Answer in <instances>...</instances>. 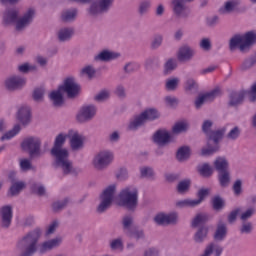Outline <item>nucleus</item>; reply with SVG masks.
Segmentation results:
<instances>
[{"label": "nucleus", "mask_w": 256, "mask_h": 256, "mask_svg": "<svg viewBox=\"0 0 256 256\" xmlns=\"http://www.w3.org/2000/svg\"><path fill=\"white\" fill-rule=\"evenodd\" d=\"M195 48L189 46V44H183L178 50V60L183 63L191 61L195 57Z\"/></svg>", "instance_id": "18"}, {"label": "nucleus", "mask_w": 256, "mask_h": 256, "mask_svg": "<svg viewBox=\"0 0 256 256\" xmlns=\"http://www.w3.org/2000/svg\"><path fill=\"white\" fill-rule=\"evenodd\" d=\"M95 115H97V107L95 105H84L76 115V120L78 123H89V121H93Z\"/></svg>", "instance_id": "11"}, {"label": "nucleus", "mask_w": 256, "mask_h": 256, "mask_svg": "<svg viewBox=\"0 0 256 256\" xmlns=\"http://www.w3.org/2000/svg\"><path fill=\"white\" fill-rule=\"evenodd\" d=\"M240 233L242 235L243 234L249 235L253 233V223L248 221H243L240 227Z\"/></svg>", "instance_id": "59"}, {"label": "nucleus", "mask_w": 256, "mask_h": 256, "mask_svg": "<svg viewBox=\"0 0 256 256\" xmlns=\"http://www.w3.org/2000/svg\"><path fill=\"white\" fill-rule=\"evenodd\" d=\"M198 173L202 177H211V175H213V168L209 163H204L201 166H198Z\"/></svg>", "instance_id": "48"}, {"label": "nucleus", "mask_w": 256, "mask_h": 256, "mask_svg": "<svg viewBox=\"0 0 256 256\" xmlns=\"http://www.w3.org/2000/svg\"><path fill=\"white\" fill-rule=\"evenodd\" d=\"M239 213H241L240 208H236V209L232 210L227 217L228 223H230V224L235 223V221H237V217H238Z\"/></svg>", "instance_id": "63"}, {"label": "nucleus", "mask_w": 256, "mask_h": 256, "mask_svg": "<svg viewBox=\"0 0 256 256\" xmlns=\"http://www.w3.org/2000/svg\"><path fill=\"white\" fill-rule=\"evenodd\" d=\"M253 215H255V208H249L240 215V219L241 221H247L251 219Z\"/></svg>", "instance_id": "64"}, {"label": "nucleus", "mask_w": 256, "mask_h": 256, "mask_svg": "<svg viewBox=\"0 0 256 256\" xmlns=\"http://www.w3.org/2000/svg\"><path fill=\"white\" fill-rule=\"evenodd\" d=\"M19 167L20 171L27 173V171H31V169H33V164L31 163V160L22 158L19 160Z\"/></svg>", "instance_id": "55"}, {"label": "nucleus", "mask_w": 256, "mask_h": 256, "mask_svg": "<svg viewBox=\"0 0 256 256\" xmlns=\"http://www.w3.org/2000/svg\"><path fill=\"white\" fill-rule=\"evenodd\" d=\"M154 221L157 225H177L179 222V213L171 212L165 214L161 212L154 217Z\"/></svg>", "instance_id": "15"}, {"label": "nucleus", "mask_w": 256, "mask_h": 256, "mask_svg": "<svg viewBox=\"0 0 256 256\" xmlns=\"http://www.w3.org/2000/svg\"><path fill=\"white\" fill-rule=\"evenodd\" d=\"M79 15V9L72 7L62 10L60 14V21L62 23H75L77 16Z\"/></svg>", "instance_id": "19"}, {"label": "nucleus", "mask_w": 256, "mask_h": 256, "mask_svg": "<svg viewBox=\"0 0 256 256\" xmlns=\"http://www.w3.org/2000/svg\"><path fill=\"white\" fill-rule=\"evenodd\" d=\"M128 237L135 239V241H141L145 239V231L143 229L134 228L126 234Z\"/></svg>", "instance_id": "44"}, {"label": "nucleus", "mask_w": 256, "mask_h": 256, "mask_svg": "<svg viewBox=\"0 0 256 256\" xmlns=\"http://www.w3.org/2000/svg\"><path fill=\"white\" fill-rule=\"evenodd\" d=\"M205 197H207V193H200L197 199H185L180 200L176 203L177 207H197L201 205L205 201Z\"/></svg>", "instance_id": "21"}, {"label": "nucleus", "mask_w": 256, "mask_h": 256, "mask_svg": "<svg viewBox=\"0 0 256 256\" xmlns=\"http://www.w3.org/2000/svg\"><path fill=\"white\" fill-rule=\"evenodd\" d=\"M32 99L36 103H42L43 99H45V88L43 87L35 88L32 94Z\"/></svg>", "instance_id": "50"}, {"label": "nucleus", "mask_w": 256, "mask_h": 256, "mask_svg": "<svg viewBox=\"0 0 256 256\" xmlns=\"http://www.w3.org/2000/svg\"><path fill=\"white\" fill-rule=\"evenodd\" d=\"M209 221V216L206 213H198L191 222V227L193 229L197 228L199 225H205Z\"/></svg>", "instance_id": "37"}, {"label": "nucleus", "mask_w": 256, "mask_h": 256, "mask_svg": "<svg viewBox=\"0 0 256 256\" xmlns=\"http://www.w3.org/2000/svg\"><path fill=\"white\" fill-rule=\"evenodd\" d=\"M53 167L60 169L63 175H71L77 177L79 175V169L73 166V161L69 159V152L54 156Z\"/></svg>", "instance_id": "6"}, {"label": "nucleus", "mask_w": 256, "mask_h": 256, "mask_svg": "<svg viewBox=\"0 0 256 256\" xmlns=\"http://www.w3.org/2000/svg\"><path fill=\"white\" fill-rule=\"evenodd\" d=\"M199 89V84L193 78H188L185 83V90L190 93H195Z\"/></svg>", "instance_id": "57"}, {"label": "nucleus", "mask_w": 256, "mask_h": 256, "mask_svg": "<svg viewBox=\"0 0 256 256\" xmlns=\"http://www.w3.org/2000/svg\"><path fill=\"white\" fill-rule=\"evenodd\" d=\"M17 119L21 125L27 127L31 123V108L27 106L21 107L17 112Z\"/></svg>", "instance_id": "23"}, {"label": "nucleus", "mask_w": 256, "mask_h": 256, "mask_svg": "<svg viewBox=\"0 0 256 256\" xmlns=\"http://www.w3.org/2000/svg\"><path fill=\"white\" fill-rule=\"evenodd\" d=\"M218 181L220 187L227 188L231 184V172L229 170L218 172Z\"/></svg>", "instance_id": "35"}, {"label": "nucleus", "mask_w": 256, "mask_h": 256, "mask_svg": "<svg viewBox=\"0 0 256 256\" xmlns=\"http://www.w3.org/2000/svg\"><path fill=\"white\" fill-rule=\"evenodd\" d=\"M151 5H153V2L151 0H141L138 3L137 13L140 17H145L147 13L151 10Z\"/></svg>", "instance_id": "36"}, {"label": "nucleus", "mask_w": 256, "mask_h": 256, "mask_svg": "<svg viewBox=\"0 0 256 256\" xmlns=\"http://www.w3.org/2000/svg\"><path fill=\"white\" fill-rule=\"evenodd\" d=\"M188 129H189V124L187 122H177L172 127V133L174 135H181V133H186Z\"/></svg>", "instance_id": "42"}, {"label": "nucleus", "mask_w": 256, "mask_h": 256, "mask_svg": "<svg viewBox=\"0 0 256 256\" xmlns=\"http://www.w3.org/2000/svg\"><path fill=\"white\" fill-rule=\"evenodd\" d=\"M27 85V79L19 76L12 75L5 79L4 87L7 91H21Z\"/></svg>", "instance_id": "12"}, {"label": "nucleus", "mask_w": 256, "mask_h": 256, "mask_svg": "<svg viewBox=\"0 0 256 256\" xmlns=\"http://www.w3.org/2000/svg\"><path fill=\"white\" fill-rule=\"evenodd\" d=\"M13 223V206L4 205L0 208V227L9 229Z\"/></svg>", "instance_id": "14"}, {"label": "nucleus", "mask_w": 256, "mask_h": 256, "mask_svg": "<svg viewBox=\"0 0 256 256\" xmlns=\"http://www.w3.org/2000/svg\"><path fill=\"white\" fill-rule=\"evenodd\" d=\"M119 57H121V54L119 53L103 50L94 57V60L107 63V61H113L115 59H119Z\"/></svg>", "instance_id": "27"}, {"label": "nucleus", "mask_w": 256, "mask_h": 256, "mask_svg": "<svg viewBox=\"0 0 256 256\" xmlns=\"http://www.w3.org/2000/svg\"><path fill=\"white\" fill-rule=\"evenodd\" d=\"M239 137H241V128L239 126L233 127L226 135L228 141H237Z\"/></svg>", "instance_id": "51"}, {"label": "nucleus", "mask_w": 256, "mask_h": 256, "mask_svg": "<svg viewBox=\"0 0 256 256\" xmlns=\"http://www.w3.org/2000/svg\"><path fill=\"white\" fill-rule=\"evenodd\" d=\"M225 237H227V224H225L223 221H220L214 233V241H225Z\"/></svg>", "instance_id": "30"}, {"label": "nucleus", "mask_w": 256, "mask_h": 256, "mask_svg": "<svg viewBox=\"0 0 256 256\" xmlns=\"http://www.w3.org/2000/svg\"><path fill=\"white\" fill-rule=\"evenodd\" d=\"M122 229L125 235H128L130 231L135 229L133 228V217L125 216L122 219Z\"/></svg>", "instance_id": "41"}, {"label": "nucleus", "mask_w": 256, "mask_h": 256, "mask_svg": "<svg viewBox=\"0 0 256 256\" xmlns=\"http://www.w3.org/2000/svg\"><path fill=\"white\" fill-rule=\"evenodd\" d=\"M71 203V198L66 197L62 200H56L51 204L52 213H61V211L67 209V205Z\"/></svg>", "instance_id": "31"}, {"label": "nucleus", "mask_w": 256, "mask_h": 256, "mask_svg": "<svg viewBox=\"0 0 256 256\" xmlns=\"http://www.w3.org/2000/svg\"><path fill=\"white\" fill-rule=\"evenodd\" d=\"M62 89V92L66 93L68 99H75L79 92L81 91V85L75 81V77L70 76L67 77L63 85L59 86Z\"/></svg>", "instance_id": "10"}, {"label": "nucleus", "mask_w": 256, "mask_h": 256, "mask_svg": "<svg viewBox=\"0 0 256 256\" xmlns=\"http://www.w3.org/2000/svg\"><path fill=\"white\" fill-rule=\"evenodd\" d=\"M119 207H125L128 211H135L139 205V196L137 193H120L115 196V193H101L99 195V204L96 207V213L99 215L106 213L108 209H111L113 201H115Z\"/></svg>", "instance_id": "2"}, {"label": "nucleus", "mask_w": 256, "mask_h": 256, "mask_svg": "<svg viewBox=\"0 0 256 256\" xmlns=\"http://www.w3.org/2000/svg\"><path fill=\"white\" fill-rule=\"evenodd\" d=\"M219 93L218 89H214L211 92L206 94L199 95L194 101V105L196 109H201L203 105H205L206 101H213L217 94Z\"/></svg>", "instance_id": "22"}, {"label": "nucleus", "mask_w": 256, "mask_h": 256, "mask_svg": "<svg viewBox=\"0 0 256 256\" xmlns=\"http://www.w3.org/2000/svg\"><path fill=\"white\" fill-rule=\"evenodd\" d=\"M140 175L146 179H155V170L152 167L144 166L140 168Z\"/></svg>", "instance_id": "52"}, {"label": "nucleus", "mask_w": 256, "mask_h": 256, "mask_svg": "<svg viewBox=\"0 0 256 256\" xmlns=\"http://www.w3.org/2000/svg\"><path fill=\"white\" fill-rule=\"evenodd\" d=\"M213 125H215L213 120L211 119L204 120L201 126L202 133L205 135L207 141H212L213 143H217L218 141H223V137H225L227 128L222 127V128L213 130Z\"/></svg>", "instance_id": "7"}, {"label": "nucleus", "mask_w": 256, "mask_h": 256, "mask_svg": "<svg viewBox=\"0 0 256 256\" xmlns=\"http://www.w3.org/2000/svg\"><path fill=\"white\" fill-rule=\"evenodd\" d=\"M219 143H221V141L213 142V144H211V140H207V147L202 148L201 156L210 157V155H214V153H217V151L221 149V146L219 145Z\"/></svg>", "instance_id": "29"}, {"label": "nucleus", "mask_w": 256, "mask_h": 256, "mask_svg": "<svg viewBox=\"0 0 256 256\" xmlns=\"http://www.w3.org/2000/svg\"><path fill=\"white\" fill-rule=\"evenodd\" d=\"M111 163H113V153L109 150L98 152L93 159V165L98 171L107 169Z\"/></svg>", "instance_id": "9"}, {"label": "nucleus", "mask_w": 256, "mask_h": 256, "mask_svg": "<svg viewBox=\"0 0 256 256\" xmlns=\"http://www.w3.org/2000/svg\"><path fill=\"white\" fill-rule=\"evenodd\" d=\"M179 83H180V80L178 77L167 79L165 83L166 91H177V87H179Z\"/></svg>", "instance_id": "47"}, {"label": "nucleus", "mask_w": 256, "mask_h": 256, "mask_svg": "<svg viewBox=\"0 0 256 256\" xmlns=\"http://www.w3.org/2000/svg\"><path fill=\"white\" fill-rule=\"evenodd\" d=\"M253 43V34H249L246 32L244 35H235L230 39L229 49L230 51H235L238 47L241 53H247L251 48V44Z\"/></svg>", "instance_id": "8"}, {"label": "nucleus", "mask_w": 256, "mask_h": 256, "mask_svg": "<svg viewBox=\"0 0 256 256\" xmlns=\"http://www.w3.org/2000/svg\"><path fill=\"white\" fill-rule=\"evenodd\" d=\"M177 69V60L170 58L164 64V75H171L172 71Z\"/></svg>", "instance_id": "49"}, {"label": "nucleus", "mask_w": 256, "mask_h": 256, "mask_svg": "<svg viewBox=\"0 0 256 256\" xmlns=\"http://www.w3.org/2000/svg\"><path fill=\"white\" fill-rule=\"evenodd\" d=\"M190 153L191 149L188 146L180 147L176 153L177 161H179L180 163H182L183 161H187V159H189L190 157Z\"/></svg>", "instance_id": "38"}, {"label": "nucleus", "mask_w": 256, "mask_h": 256, "mask_svg": "<svg viewBox=\"0 0 256 256\" xmlns=\"http://www.w3.org/2000/svg\"><path fill=\"white\" fill-rule=\"evenodd\" d=\"M245 101V91H232L228 96V107H239Z\"/></svg>", "instance_id": "20"}, {"label": "nucleus", "mask_w": 256, "mask_h": 256, "mask_svg": "<svg viewBox=\"0 0 256 256\" xmlns=\"http://www.w3.org/2000/svg\"><path fill=\"white\" fill-rule=\"evenodd\" d=\"M116 179L118 181H127V179H129V171L127 170V168H120L116 172Z\"/></svg>", "instance_id": "60"}, {"label": "nucleus", "mask_w": 256, "mask_h": 256, "mask_svg": "<svg viewBox=\"0 0 256 256\" xmlns=\"http://www.w3.org/2000/svg\"><path fill=\"white\" fill-rule=\"evenodd\" d=\"M222 253L223 247H221L219 244L215 242H212L206 246L201 256H221Z\"/></svg>", "instance_id": "28"}, {"label": "nucleus", "mask_w": 256, "mask_h": 256, "mask_svg": "<svg viewBox=\"0 0 256 256\" xmlns=\"http://www.w3.org/2000/svg\"><path fill=\"white\" fill-rule=\"evenodd\" d=\"M63 90L59 86L57 90H53L49 94V99L52 102L54 107H63V103H65V98L63 97Z\"/></svg>", "instance_id": "25"}, {"label": "nucleus", "mask_w": 256, "mask_h": 256, "mask_svg": "<svg viewBox=\"0 0 256 256\" xmlns=\"http://www.w3.org/2000/svg\"><path fill=\"white\" fill-rule=\"evenodd\" d=\"M161 45H163V35L162 34H155L150 47L153 51L159 49V47H161Z\"/></svg>", "instance_id": "56"}, {"label": "nucleus", "mask_w": 256, "mask_h": 256, "mask_svg": "<svg viewBox=\"0 0 256 256\" xmlns=\"http://www.w3.org/2000/svg\"><path fill=\"white\" fill-rule=\"evenodd\" d=\"M161 117V114H159V111L155 108H149L141 112L140 114L134 116L132 119H130L127 130L128 131H139L141 127L145 126V123L147 121H155Z\"/></svg>", "instance_id": "4"}, {"label": "nucleus", "mask_w": 256, "mask_h": 256, "mask_svg": "<svg viewBox=\"0 0 256 256\" xmlns=\"http://www.w3.org/2000/svg\"><path fill=\"white\" fill-rule=\"evenodd\" d=\"M85 137L79 134L78 132H74L70 137V147L72 151H81L84 147Z\"/></svg>", "instance_id": "24"}, {"label": "nucleus", "mask_w": 256, "mask_h": 256, "mask_svg": "<svg viewBox=\"0 0 256 256\" xmlns=\"http://www.w3.org/2000/svg\"><path fill=\"white\" fill-rule=\"evenodd\" d=\"M109 247L111 251H123V249H125V245L123 244V238L118 237L111 240L109 243Z\"/></svg>", "instance_id": "43"}, {"label": "nucleus", "mask_w": 256, "mask_h": 256, "mask_svg": "<svg viewBox=\"0 0 256 256\" xmlns=\"http://www.w3.org/2000/svg\"><path fill=\"white\" fill-rule=\"evenodd\" d=\"M94 99H95L98 103H103V101H107V99H109V91H106V90L100 91V92L94 97Z\"/></svg>", "instance_id": "62"}, {"label": "nucleus", "mask_w": 256, "mask_h": 256, "mask_svg": "<svg viewBox=\"0 0 256 256\" xmlns=\"http://www.w3.org/2000/svg\"><path fill=\"white\" fill-rule=\"evenodd\" d=\"M65 141H67V135L65 134H58L54 141V146L52 147L50 153L52 157H55L57 155H63L65 153H69V151L65 148H63V145H65Z\"/></svg>", "instance_id": "17"}, {"label": "nucleus", "mask_w": 256, "mask_h": 256, "mask_svg": "<svg viewBox=\"0 0 256 256\" xmlns=\"http://www.w3.org/2000/svg\"><path fill=\"white\" fill-rule=\"evenodd\" d=\"M144 67L146 71H155V69L159 68V58L157 57H149L144 62Z\"/></svg>", "instance_id": "40"}, {"label": "nucleus", "mask_w": 256, "mask_h": 256, "mask_svg": "<svg viewBox=\"0 0 256 256\" xmlns=\"http://www.w3.org/2000/svg\"><path fill=\"white\" fill-rule=\"evenodd\" d=\"M153 143L158 147H165L171 143V133L167 129H159L153 134Z\"/></svg>", "instance_id": "16"}, {"label": "nucleus", "mask_w": 256, "mask_h": 256, "mask_svg": "<svg viewBox=\"0 0 256 256\" xmlns=\"http://www.w3.org/2000/svg\"><path fill=\"white\" fill-rule=\"evenodd\" d=\"M42 141L38 136H28L21 142L22 151H26L30 159H41L47 153L41 148Z\"/></svg>", "instance_id": "5"}, {"label": "nucleus", "mask_w": 256, "mask_h": 256, "mask_svg": "<svg viewBox=\"0 0 256 256\" xmlns=\"http://www.w3.org/2000/svg\"><path fill=\"white\" fill-rule=\"evenodd\" d=\"M20 132H21V125L16 124L11 130L4 133L0 137V141H2V142L3 141H9V140L13 139V137H15L16 135H19Z\"/></svg>", "instance_id": "39"}, {"label": "nucleus", "mask_w": 256, "mask_h": 256, "mask_svg": "<svg viewBox=\"0 0 256 256\" xmlns=\"http://www.w3.org/2000/svg\"><path fill=\"white\" fill-rule=\"evenodd\" d=\"M33 19H35V9L33 8H29L20 17L19 9L15 7L7 8L2 13L3 27H11V25H15L14 29L17 33H23V31L33 23Z\"/></svg>", "instance_id": "3"}, {"label": "nucleus", "mask_w": 256, "mask_h": 256, "mask_svg": "<svg viewBox=\"0 0 256 256\" xmlns=\"http://www.w3.org/2000/svg\"><path fill=\"white\" fill-rule=\"evenodd\" d=\"M212 207L214 211H223V209H225V200L219 195L214 196L212 199Z\"/></svg>", "instance_id": "46"}, {"label": "nucleus", "mask_w": 256, "mask_h": 256, "mask_svg": "<svg viewBox=\"0 0 256 256\" xmlns=\"http://www.w3.org/2000/svg\"><path fill=\"white\" fill-rule=\"evenodd\" d=\"M176 189H177L178 193H187V191H189V189H191V179L185 178V179L181 180L177 184Z\"/></svg>", "instance_id": "45"}, {"label": "nucleus", "mask_w": 256, "mask_h": 256, "mask_svg": "<svg viewBox=\"0 0 256 256\" xmlns=\"http://www.w3.org/2000/svg\"><path fill=\"white\" fill-rule=\"evenodd\" d=\"M43 235V230L36 227L20 237L16 242V256H35L38 252L45 255L47 251H52L63 243V238L57 236L51 240L45 241L39 248V240Z\"/></svg>", "instance_id": "1"}, {"label": "nucleus", "mask_w": 256, "mask_h": 256, "mask_svg": "<svg viewBox=\"0 0 256 256\" xmlns=\"http://www.w3.org/2000/svg\"><path fill=\"white\" fill-rule=\"evenodd\" d=\"M195 0H171L172 10L176 17L187 19L191 12L187 9V3H193Z\"/></svg>", "instance_id": "13"}, {"label": "nucleus", "mask_w": 256, "mask_h": 256, "mask_svg": "<svg viewBox=\"0 0 256 256\" xmlns=\"http://www.w3.org/2000/svg\"><path fill=\"white\" fill-rule=\"evenodd\" d=\"M207 235H209V228L207 226L199 227L194 234V242L198 244L204 243Z\"/></svg>", "instance_id": "34"}, {"label": "nucleus", "mask_w": 256, "mask_h": 256, "mask_svg": "<svg viewBox=\"0 0 256 256\" xmlns=\"http://www.w3.org/2000/svg\"><path fill=\"white\" fill-rule=\"evenodd\" d=\"M241 5V1L239 0H228L224 3L223 7L219 9V13L222 15H229V13H234L237 11V7Z\"/></svg>", "instance_id": "26"}, {"label": "nucleus", "mask_w": 256, "mask_h": 256, "mask_svg": "<svg viewBox=\"0 0 256 256\" xmlns=\"http://www.w3.org/2000/svg\"><path fill=\"white\" fill-rule=\"evenodd\" d=\"M24 187H25V182H23V181L12 182V185L9 188V192L10 193H21V191H23Z\"/></svg>", "instance_id": "58"}, {"label": "nucleus", "mask_w": 256, "mask_h": 256, "mask_svg": "<svg viewBox=\"0 0 256 256\" xmlns=\"http://www.w3.org/2000/svg\"><path fill=\"white\" fill-rule=\"evenodd\" d=\"M73 28H62L57 32V38L60 43H65L67 41H71V37H73Z\"/></svg>", "instance_id": "33"}, {"label": "nucleus", "mask_w": 256, "mask_h": 256, "mask_svg": "<svg viewBox=\"0 0 256 256\" xmlns=\"http://www.w3.org/2000/svg\"><path fill=\"white\" fill-rule=\"evenodd\" d=\"M199 47L202 51H211V39L210 38H202L199 42Z\"/></svg>", "instance_id": "61"}, {"label": "nucleus", "mask_w": 256, "mask_h": 256, "mask_svg": "<svg viewBox=\"0 0 256 256\" xmlns=\"http://www.w3.org/2000/svg\"><path fill=\"white\" fill-rule=\"evenodd\" d=\"M256 65V53L252 56H250L249 58H247L242 66H241V69L242 71H247L249 69H251L252 67H255Z\"/></svg>", "instance_id": "54"}, {"label": "nucleus", "mask_w": 256, "mask_h": 256, "mask_svg": "<svg viewBox=\"0 0 256 256\" xmlns=\"http://www.w3.org/2000/svg\"><path fill=\"white\" fill-rule=\"evenodd\" d=\"M214 169L218 172L221 173L223 171H229V161L225 157H217L214 160Z\"/></svg>", "instance_id": "32"}, {"label": "nucleus", "mask_w": 256, "mask_h": 256, "mask_svg": "<svg viewBox=\"0 0 256 256\" xmlns=\"http://www.w3.org/2000/svg\"><path fill=\"white\" fill-rule=\"evenodd\" d=\"M123 71L126 75H131L136 71H139V64L135 62H127L123 67Z\"/></svg>", "instance_id": "53"}]
</instances>
